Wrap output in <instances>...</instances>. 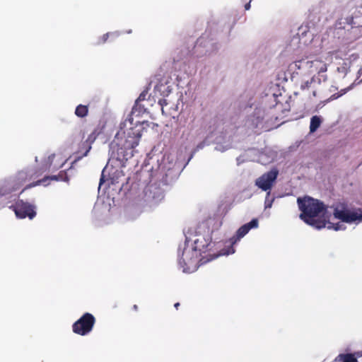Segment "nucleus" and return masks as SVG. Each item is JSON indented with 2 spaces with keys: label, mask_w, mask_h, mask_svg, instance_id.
I'll return each instance as SVG.
<instances>
[{
  "label": "nucleus",
  "mask_w": 362,
  "mask_h": 362,
  "mask_svg": "<svg viewBox=\"0 0 362 362\" xmlns=\"http://www.w3.org/2000/svg\"><path fill=\"white\" fill-rule=\"evenodd\" d=\"M300 218L307 224L320 229L344 230V223L358 224L362 221V210L339 204L334 209L325 207L318 200L310 197L297 199Z\"/></svg>",
  "instance_id": "nucleus-1"
},
{
  "label": "nucleus",
  "mask_w": 362,
  "mask_h": 362,
  "mask_svg": "<svg viewBox=\"0 0 362 362\" xmlns=\"http://www.w3.org/2000/svg\"><path fill=\"white\" fill-rule=\"evenodd\" d=\"M146 121H139L132 117L121 124L120 129L110 144L112 158L123 163L130 159L134 153V148L139 145L143 132L148 127Z\"/></svg>",
  "instance_id": "nucleus-2"
},
{
  "label": "nucleus",
  "mask_w": 362,
  "mask_h": 362,
  "mask_svg": "<svg viewBox=\"0 0 362 362\" xmlns=\"http://www.w3.org/2000/svg\"><path fill=\"white\" fill-rule=\"evenodd\" d=\"M333 54L327 53L318 58L306 57L305 59L296 61L294 64L298 69H302L308 74H314L310 81H305L303 85V88H309L310 84L321 83L327 80V76L325 73L327 70V65L332 61Z\"/></svg>",
  "instance_id": "nucleus-3"
},
{
  "label": "nucleus",
  "mask_w": 362,
  "mask_h": 362,
  "mask_svg": "<svg viewBox=\"0 0 362 362\" xmlns=\"http://www.w3.org/2000/svg\"><path fill=\"white\" fill-rule=\"evenodd\" d=\"M203 238L189 240L187 238L182 254L179 255V264L184 272H194L198 267L199 256L204 252L205 245L202 244Z\"/></svg>",
  "instance_id": "nucleus-4"
},
{
  "label": "nucleus",
  "mask_w": 362,
  "mask_h": 362,
  "mask_svg": "<svg viewBox=\"0 0 362 362\" xmlns=\"http://www.w3.org/2000/svg\"><path fill=\"white\" fill-rule=\"evenodd\" d=\"M95 322L94 316L86 313L73 324L72 330L75 334L86 336L92 331Z\"/></svg>",
  "instance_id": "nucleus-5"
},
{
  "label": "nucleus",
  "mask_w": 362,
  "mask_h": 362,
  "mask_svg": "<svg viewBox=\"0 0 362 362\" xmlns=\"http://www.w3.org/2000/svg\"><path fill=\"white\" fill-rule=\"evenodd\" d=\"M278 175V171L273 169L258 177L255 185L263 191L269 192Z\"/></svg>",
  "instance_id": "nucleus-6"
},
{
  "label": "nucleus",
  "mask_w": 362,
  "mask_h": 362,
  "mask_svg": "<svg viewBox=\"0 0 362 362\" xmlns=\"http://www.w3.org/2000/svg\"><path fill=\"white\" fill-rule=\"evenodd\" d=\"M123 175V173L120 169L113 167V165L109 162L102 172L100 185L108 180H110L111 183L114 184L115 182H118V180Z\"/></svg>",
  "instance_id": "nucleus-7"
},
{
  "label": "nucleus",
  "mask_w": 362,
  "mask_h": 362,
  "mask_svg": "<svg viewBox=\"0 0 362 362\" xmlns=\"http://www.w3.org/2000/svg\"><path fill=\"white\" fill-rule=\"evenodd\" d=\"M14 211L16 216L20 218L28 217L30 219H32L36 214L33 206L23 202H20L16 204Z\"/></svg>",
  "instance_id": "nucleus-8"
},
{
  "label": "nucleus",
  "mask_w": 362,
  "mask_h": 362,
  "mask_svg": "<svg viewBox=\"0 0 362 362\" xmlns=\"http://www.w3.org/2000/svg\"><path fill=\"white\" fill-rule=\"evenodd\" d=\"M259 226L257 219H252L250 223L241 226L237 231L236 235L230 239L231 245L236 243L242 238H243L250 229L257 228Z\"/></svg>",
  "instance_id": "nucleus-9"
},
{
  "label": "nucleus",
  "mask_w": 362,
  "mask_h": 362,
  "mask_svg": "<svg viewBox=\"0 0 362 362\" xmlns=\"http://www.w3.org/2000/svg\"><path fill=\"white\" fill-rule=\"evenodd\" d=\"M176 160V156L174 153H165L159 164L160 168L163 170H171L175 166Z\"/></svg>",
  "instance_id": "nucleus-10"
},
{
  "label": "nucleus",
  "mask_w": 362,
  "mask_h": 362,
  "mask_svg": "<svg viewBox=\"0 0 362 362\" xmlns=\"http://www.w3.org/2000/svg\"><path fill=\"white\" fill-rule=\"evenodd\" d=\"M98 135V133L93 132L88 136L86 141L83 144L81 147V148L83 149L85 151L81 156H78V158H81L83 156H86L88 155V152L91 149V144L95 141Z\"/></svg>",
  "instance_id": "nucleus-11"
},
{
  "label": "nucleus",
  "mask_w": 362,
  "mask_h": 362,
  "mask_svg": "<svg viewBox=\"0 0 362 362\" xmlns=\"http://www.w3.org/2000/svg\"><path fill=\"white\" fill-rule=\"evenodd\" d=\"M358 59V55L353 54L349 56V58H346L343 59V64L342 66L337 67V71L339 74L341 73L343 76H345L348 72V70L349 69L351 62L355 61Z\"/></svg>",
  "instance_id": "nucleus-12"
},
{
  "label": "nucleus",
  "mask_w": 362,
  "mask_h": 362,
  "mask_svg": "<svg viewBox=\"0 0 362 362\" xmlns=\"http://www.w3.org/2000/svg\"><path fill=\"white\" fill-rule=\"evenodd\" d=\"M334 362H358V361L353 354H341L335 358Z\"/></svg>",
  "instance_id": "nucleus-13"
},
{
  "label": "nucleus",
  "mask_w": 362,
  "mask_h": 362,
  "mask_svg": "<svg viewBox=\"0 0 362 362\" xmlns=\"http://www.w3.org/2000/svg\"><path fill=\"white\" fill-rule=\"evenodd\" d=\"M48 180H57V181H58V180L66 181L67 180L66 178L64 179L62 177V174H60L58 176L47 177L42 180L38 181L36 184L33 185V186H35V185H43L46 186L48 185L47 183V181Z\"/></svg>",
  "instance_id": "nucleus-14"
},
{
  "label": "nucleus",
  "mask_w": 362,
  "mask_h": 362,
  "mask_svg": "<svg viewBox=\"0 0 362 362\" xmlns=\"http://www.w3.org/2000/svg\"><path fill=\"white\" fill-rule=\"evenodd\" d=\"M321 124V119L317 116H313L311 118L310 130V132H314L317 130V129L320 127Z\"/></svg>",
  "instance_id": "nucleus-15"
},
{
  "label": "nucleus",
  "mask_w": 362,
  "mask_h": 362,
  "mask_svg": "<svg viewBox=\"0 0 362 362\" xmlns=\"http://www.w3.org/2000/svg\"><path fill=\"white\" fill-rule=\"evenodd\" d=\"M75 114L77 117H83L88 114V107L86 105H79L76 107Z\"/></svg>",
  "instance_id": "nucleus-16"
},
{
  "label": "nucleus",
  "mask_w": 362,
  "mask_h": 362,
  "mask_svg": "<svg viewBox=\"0 0 362 362\" xmlns=\"http://www.w3.org/2000/svg\"><path fill=\"white\" fill-rule=\"evenodd\" d=\"M235 253V249L233 247V246H230L226 249H223L221 252H220L219 254L216 255V257L222 256V255H229Z\"/></svg>",
  "instance_id": "nucleus-17"
},
{
  "label": "nucleus",
  "mask_w": 362,
  "mask_h": 362,
  "mask_svg": "<svg viewBox=\"0 0 362 362\" xmlns=\"http://www.w3.org/2000/svg\"><path fill=\"white\" fill-rule=\"evenodd\" d=\"M269 194L270 192H267V197L265 199V203H264V206H265V209H268V208H271L272 206V203H273V199H270L269 198Z\"/></svg>",
  "instance_id": "nucleus-18"
},
{
  "label": "nucleus",
  "mask_w": 362,
  "mask_h": 362,
  "mask_svg": "<svg viewBox=\"0 0 362 362\" xmlns=\"http://www.w3.org/2000/svg\"><path fill=\"white\" fill-rule=\"evenodd\" d=\"M117 35V33H106L105 34L103 37H102V41L103 42H106V40H107V38L110 37V36H116Z\"/></svg>",
  "instance_id": "nucleus-19"
},
{
  "label": "nucleus",
  "mask_w": 362,
  "mask_h": 362,
  "mask_svg": "<svg viewBox=\"0 0 362 362\" xmlns=\"http://www.w3.org/2000/svg\"><path fill=\"white\" fill-rule=\"evenodd\" d=\"M346 89H342V90H341L340 93H339V94H338L337 95H332L330 97V98L329 99V100L337 99V98H338L339 97H340V96L343 95L344 94H345V93H346Z\"/></svg>",
  "instance_id": "nucleus-20"
},
{
  "label": "nucleus",
  "mask_w": 362,
  "mask_h": 362,
  "mask_svg": "<svg viewBox=\"0 0 362 362\" xmlns=\"http://www.w3.org/2000/svg\"><path fill=\"white\" fill-rule=\"evenodd\" d=\"M59 156H56L55 154H52L48 157V162L49 163L50 165H52L54 160L56 157H58Z\"/></svg>",
  "instance_id": "nucleus-21"
},
{
  "label": "nucleus",
  "mask_w": 362,
  "mask_h": 362,
  "mask_svg": "<svg viewBox=\"0 0 362 362\" xmlns=\"http://www.w3.org/2000/svg\"><path fill=\"white\" fill-rule=\"evenodd\" d=\"M64 163V162H63L62 163H54V168H59L63 166Z\"/></svg>",
  "instance_id": "nucleus-22"
},
{
  "label": "nucleus",
  "mask_w": 362,
  "mask_h": 362,
  "mask_svg": "<svg viewBox=\"0 0 362 362\" xmlns=\"http://www.w3.org/2000/svg\"><path fill=\"white\" fill-rule=\"evenodd\" d=\"M356 356L357 357H361V356H362V351H358V352L356 354Z\"/></svg>",
  "instance_id": "nucleus-23"
},
{
  "label": "nucleus",
  "mask_w": 362,
  "mask_h": 362,
  "mask_svg": "<svg viewBox=\"0 0 362 362\" xmlns=\"http://www.w3.org/2000/svg\"><path fill=\"white\" fill-rule=\"evenodd\" d=\"M249 8H250V5H249V4H247V5L245 6V8L247 10V9H249Z\"/></svg>",
  "instance_id": "nucleus-24"
},
{
  "label": "nucleus",
  "mask_w": 362,
  "mask_h": 362,
  "mask_svg": "<svg viewBox=\"0 0 362 362\" xmlns=\"http://www.w3.org/2000/svg\"><path fill=\"white\" fill-rule=\"evenodd\" d=\"M178 305H179V303H175V308H177V307H178Z\"/></svg>",
  "instance_id": "nucleus-25"
}]
</instances>
